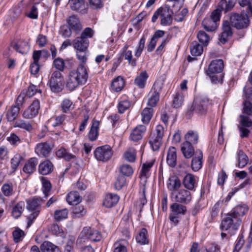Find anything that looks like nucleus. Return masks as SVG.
<instances>
[{
    "label": "nucleus",
    "mask_w": 252,
    "mask_h": 252,
    "mask_svg": "<svg viewBox=\"0 0 252 252\" xmlns=\"http://www.w3.org/2000/svg\"><path fill=\"white\" fill-rule=\"evenodd\" d=\"M88 78L87 67L80 63L76 69L69 72L66 80V87L70 91H73L79 86L85 85Z\"/></svg>",
    "instance_id": "nucleus-1"
},
{
    "label": "nucleus",
    "mask_w": 252,
    "mask_h": 252,
    "mask_svg": "<svg viewBox=\"0 0 252 252\" xmlns=\"http://www.w3.org/2000/svg\"><path fill=\"white\" fill-rule=\"evenodd\" d=\"M241 221L240 218L230 212L222 219L220 228L222 230L228 231L230 235H233L238 229Z\"/></svg>",
    "instance_id": "nucleus-2"
},
{
    "label": "nucleus",
    "mask_w": 252,
    "mask_h": 252,
    "mask_svg": "<svg viewBox=\"0 0 252 252\" xmlns=\"http://www.w3.org/2000/svg\"><path fill=\"white\" fill-rule=\"evenodd\" d=\"M165 78L163 76L154 84L149 94L148 105L151 107L156 106L159 99V94L163 88Z\"/></svg>",
    "instance_id": "nucleus-3"
},
{
    "label": "nucleus",
    "mask_w": 252,
    "mask_h": 252,
    "mask_svg": "<svg viewBox=\"0 0 252 252\" xmlns=\"http://www.w3.org/2000/svg\"><path fill=\"white\" fill-rule=\"evenodd\" d=\"M228 21L231 23L232 27L238 30L247 28L250 24L248 14L231 12L229 15Z\"/></svg>",
    "instance_id": "nucleus-4"
},
{
    "label": "nucleus",
    "mask_w": 252,
    "mask_h": 252,
    "mask_svg": "<svg viewBox=\"0 0 252 252\" xmlns=\"http://www.w3.org/2000/svg\"><path fill=\"white\" fill-rule=\"evenodd\" d=\"M48 84L52 92L58 93L64 88V77L59 71H54L51 75Z\"/></svg>",
    "instance_id": "nucleus-5"
},
{
    "label": "nucleus",
    "mask_w": 252,
    "mask_h": 252,
    "mask_svg": "<svg viewBox=\"0 0 252 252\" xmlns=\"http://www.w3.org/2000/svg\"><path fill=\"white\" fill-rule=\"evenodd\" d=\"M163 134V127L160 125H158L156 128L155 133L150 136L149 141L153 151H158L162 143Z\"/></svg>",
    "instance_id": "nucleus-6"
},
{
    "label": "nucleus",
    "mask_w": 252,
    "mask_h": 252,
    "mask_svg": "<svg viewBox=\"0 0 252 252\" xmlns=\"http://www.w3.org/2000/svg\"><path fill=\"white\" fill-rule=\"evenodd\" d=\"M113 154L111 147L108 145L98 147L94 151L95 158L98 161L103 162L109 160L111 158Z\"/></svg>",
    "instance_id": "nucleus-7"
},
{
    "label": "nucleus",
    "mask_w": 252,
    "mask_h": 252,
    "mask_svg": "<svg viewBox=\"0 0 252 252\" xmlns=\"http://www.w3.org/2000/svg\"><path fill=\"white\" fill-rule=\"evenodd\" d=\"M171 197L176 202L187 204L190 202L191 195L189 191L185 189H179L177 191H172Z\"/></svg>",
    "instance_id": "nucleus-8"
},
{
    "label": "nucleus",
    "mask_w": 252,
    "mask_h": 252,
    "mask_svg": "<svg viewBox=\"0 0 252 252\" xmlns=\"http://www.w3.org/2000/svg\"><path fill=\"white\" fill-rule=\"evenodd\" d=\"M25 97L24 94H20L17 99V105L12 106L7 111L6 118L9 122H12L15 120L19 114L20 111L19 105H22Z\"/></svg>",
    "instance_id": "nucleus-9"
},
{
    "label": "nucleus",
    "mask_w": 252,
    "mask_h": 252,
    "mask_svg": "<svg viewBox=\"0 0 252 252\" xmlns=\"http://www.w3.org/2000/svg\"><path fill=\"white\" fill-rule=\"evenodd\" d=\"M81 235L93 242H98L101 240L102 236L100 232L92 229L90 227H85L81 232Z\"/></svg>",
    "instance_id": "nucleus-10"
},
{
    "label": "nucleus",
    "mask_w": 252,
    "mask_h": 252,
    "mask_svg": "<svg viewBox=\"0 0 252 252\" xmlns=\"http://www.w3.org/2000/svg\"><path fill=\"white\" fill-rule=\"evenodd\" d=\"M39 109L40 103L39 100L34 99L28 108L25 110L23 116L25 119H32L37 115Z\"/></svg>",
    "instance_id": "nucleus-11"
},
{
    "label": "nucleus",
    "mask_w": 252,
    "mask_h": 252,
    "mask_svg": "<svg viewBox=\"0 0 252 252\" xmlns=\"http://www.w3.org/2000/svg\"><path fill=\"white\" fill-rule=\"evenodd\" d=\"M231 23L228 20L223 21L222 25V32L221 33L220 41L222 44H225L229 37L233 34L232 29Z\"/></svg>",
    "instance_id": "nucleus-12"
},
{
    "label": "nucleus",
    "mask_w": 252,
    "mask_h": 252,
    "mask_svg": "<svg viewBox=\"0 0 252 252\" xmlns=\"http://www.w3.org/2000/svg\"><path fill=\"white\" fill-rule=\"evenodd\" d=\"M203 153L200 150H196L191 161V168L194 171H197L202 166Z\"/></svg>",
    "instance_id": "nucleus-13"
},
{
    "label": "nucleus",
    "mask_w": 252,
    "mask_h": 252,
    "mask_svg": "<svg viewBox=\"0 0 252 252\" xmlns=\"http://www.w3.org/2000/svg\"><path fill=\"white\" fill-rule=\"evenodd\" d=\"M51 151L52 147L47 142L40 143L36 145L35 148V151L38 156L45 158L48 157Z\"/></svg>",
    "instance_id": "nucleus-14"
},
{
    "label": "nucleus",
    "mask_w": 252,
    "mask_h": 252,
    "mask_svg": "<svg viewBox=\"0 0 252 252\" xmlns=\"http://www.w3.org/2000/svg\"><path fill=\"white\" fill-rule=\"evenodd\" d=\"M172 11L169 7H163L160 17V24L161 25L165 26L170 25L172 24Z\"/></svg>",
    "instance_id": "nucleus-15"
},
{
    "label": "nucleus",
    "mask_w": 252,
    "mask_h": 252,
    "mask_svg": "<svg viewBox=\"0 0 252 252\" xmlns=\"http://www.w3.org/2000/svg\"><path fill=\"white\" fill-rule=\"evenodd\" d=\"M224 67L223 62L222 60L218 59L212 61L208 66L209 73H220Z\"/></svg>",
    "instance_id": "nucleus-16"
},
{
    "label": "nucleus",
    "mask_w": 252,
    "mask_h": 252,
    "mask_svg": "<svg viewBox=\"0 0 252 252\" xmlns=\"http://www.w3.org/2000/svg\"><path fill=\"white\" fill-rule=\"evenodd\" d=\"M66 22L71 29L78 33L82 29V26L77 16L71 15L66 19Z\"/></svg>",
    "instance_id": "nucleus-17"
},
{
    "label": "nucleus",
    "mask_w": 252,
    "mask_h": 252,
    "mask_svg": "<svg viewBox=\"0 0 252 252\" xmlns=\"http://www.w3.org/2000/svg\"><path fill=\"white\" fill-rule=\"evenodd\" d=\"M146 130V127L144 125H139L134 128L130 135V139L136 142L142 139L143 134Z\"/></svg>",
    "instance_id": "nucleus-18"
},
{
    "label": "nucleus",
    "mask_w": 252,
    "mask_h": 252,
    "mask_svg": "<svg viewBox=\"0 0 252 252\" xmlns=\"http://www.w3.org/2000/svg\"><path fill=\"white\" fill-rule=\"evenodd\" d=\"M89 44V40L84 39L80 36L77 37L72 42L73 46L78 51H85Z\"/></svg>",
    "instance_id": "nucleus-19"
},
{
    "label": "nucleus",
    "mask_w": 252,
    "mask_h": 252,
    "mask_svg": "<svg viewBox=\"0 0 252 252\" xmlns=\"http://www.w3.org/2000/svg\"><path fill=\"white\" fill-rule=\"evenodd\" d=\"M38 160L36 158H30L23 167V171L28 174L33 173L36 170Z\"/></svg>",
    "instance_id": "nucleus-20"
},
{
    "label": "nucleus",
    "mask_w": 252,
    "mask_h": 252,
    "mask_svg": "<svg viewBox=\"0 0 252 252\" xmlns=\"http://www.w3.org/2000/svg\"><path fill=\"white\" fill-rule=\"evenodd\" d=\"M53 164L49 160H45L38 166V171L40 174L44 175L51 173L53 170Z\"/></svg>",
    "instance_id": "nucleus-21"
},
{
    "label": "nucleus",
    "mask_w": 252,
    "mask_h": 252,
    "mask_svg": "<svg viewBox=\"0 0 252 252\" xmlns=\"http://www.w3.org/2000/svg\"><path fill=\"white\" fill-rule=\"evenodd\" d=\"M181 186V182L178 177L173 176L168 179L167 187L169 190L172 191H177Z\"/></svg>",
    "instance_id": "nucleus-22"
},
{
    "label": "nucleus",
    "mask_w": 252,
    "mask_h": 252,
    "mask_svg": "<svg viewBox=\"0 0 252 252\" xmlns=\"http://www.w3.org/2000/svg\"><path fill=\"white\" fill-rule=\"evenodd\" d=\"M149 75L146 71H141L134 79V84L139 88L143 89L146 86Z\"/></svg>",
    "instance_id": "nucleus-23"
},
{
    "label": "nucleus",
    "mask_w": 252,
    "mask_h": 252,
    "mask_svg": "<svg viewBox=\"0 0 252 252\" xmlns=\"http://www.w3.org/2000/svg\"><path fill=\"white\" fill-rule=\"evenodd\" d=\"M181 151L184 156L187 158H189L194 156L195 153L192 144L186 142L182 144Z\"/></svg>",
    "instance_id": "nucleus-24"
},
{
    "label": "nucleus",
    "mask_w": 252,
    "mask_h": 252,
    "mask_svg": "<svg viewBox=\"0 0 252 252\" xmlns=\"http://www.w3.org/2000/svg\"><path fill=\"white\" fill-rule=\"evenodd\" d=\"M166 162L168 165L173 167L176 165L177 163V155L176 150L175 147H171L169 148Z\"/></svg>",
    "instance_id": "nucleus-25"
},
{
    "label": "nucleus",
    "mask_w": 252,
    "mask_h": 252,
    "mask_svg": "<svg viewBox=\"0 0 252 252\" xmlns=\"http://www.w3.org/2000/svg\"><path fill=\"white\" fill-rule=\"evenodd\" d=\"M119 200V197L117 194L109 193L106 195L103 201V205L107 208H111L115 205Z\"/></svg>",
    "instance_id": "nucleus-26"
},
{
    "label": "nucleus",
    "mask_w": 252,
    "mask_h": 252,
    "mask_svg": "<svg viewBox=\"0 0 252 252\" xmlns=\"http://www.w3.org/2000/svg\"><path fill=\"white\" fill-rule=\"evenodd\" d=\"M25 204L24 201H20L12 207L11 215L15 219L19 218L24 210Z\"/></svg>",
    "instance_id": "nucleus-27"
},
{
    "label": "nucleus",
    "mask_w": 252,
    "mask_h": 252,
    "mask_svg": "<svg viewBox=\"0 0 252 252\" xmlns=\"http://www.w3.org/2000/svg\"><path fill=\"white\" fill-rule=\"evenodd\" d=\"M30 45L26 41H19L13 46V49L17 52L22 54H27L30 50Z\"/></svg>",
    "instance_id": "nucleus-28"
},
{
    "label": "nucleus",
    "mask_w": 252,
    "mask_h": 252,
    "mask_svg": "<svg viewBox=\"0 0 252 252\" xmlns=\"http://www.w3.org/2000/svg\"><path fill=\"white\" fill-rule=\"evenodd\" d=\"M40 249L42 252H62L59 247L49 241L42 243Z\"/></svg>",
    "instance_id": "nucleus-29"
},
{
    "label": "nucleus",
    "mask_w": 252,
    "mask_h": 252,
    "mask_svg": "<svg viewBox=\"0 0 252 252\" xmlns=\"http://www.w3.org/2000/svg\"><path fill=\"white\" fill-rule=\"evenodd\" d=\"M56 155L60 158H63L65 160L67 161H70L71 159H75V161L77 160V158L75 155H72L64 148H61L56 152Z\"/></svg>",
    "instance_id": "nucleus-30"
},
{
    "label": "nucleus",
    "mask_w": 252,
    "mask_h": 252,
    "mask_svg": "<svg viewBox=\"0 0 252 252\" xmlns=\"http://www.w3.org/2000/svg\"><path fill=\"white\" fill-rule=\"evenodd\" d=\"M99 123L98 121H94L88 134V138L91 141L96 139L98 135Z\"/></svg>",
    "instance_id": "nucleus-31"
},
{
    "label": "nucleus",
    "mask_w": 252,
    "mask_h": 252,
    "mask_svg": "<svg viewBox=\"0 0 252 252\" xmlns=\"http://www.w3.org/2000/svg\"><path fill=\"white\" fill-rule=\"evenodd\" d=\"M178 202H175L171 205L170 208L172 213L175 215H184L187 212V207L181 204L178 203Z\"/></svg>",
    "instance_id": "nucleus-32"
},
{
    "label": "nucleus",
    "mask_w": 252,
    "mask_h": 252,
    "mask_svg": "<svg viewBox=\"0 0 252 252\" xmlns=\"http://www.w3.org/2000/svg\"><path fill=\"white\" fill-rule=\"evenodd\" d=\"M183 184L189 190H193L195 184V177L191 174L186 175L184 178Z\"/></svg>",
    "instance_id": "nucleus-33"
},
{
    "label": "nucleus",
    "mask_w": 252,
    "mask_h": 252,
    "mask_svg": "<svg viewBox=\"0 0 252 252\" xmlns=\"http://www.w3.org/2000/svg\"><path fill=\"white\" fill-rule=\"evenodd\" d=\"M136 242L141 245L147 244L149 243L148 238V231L146 228L140 229L136 237Z\"/></svg>",
    "instance_id": "nucleus-34"
},
{
    "label": "nucleus",
    "mask_w": 252,
    "mask_h": 252,
    "mask_svg": "<svg viewBox=\"0 0 252 252\" xmlns=\"http://www.w3.org/2000/svg\"><path fill=\"white\" fill-rule=\"evenodd\" d=\"M14 127L23 129L29 132H31L33 129L32 123L24 120H19L16 121Z\"/></svg>",
    "instance_id": "nucleus-35"
},
{
    "label": "nucleus",
    "mask_w": 252,
    "mask_h": 252,
    "mask_svg": "<svg viewBox=\"0 0 252 252\" xmlns=\"http://www.w3.org/2000/svg\"><path fill=\"white\" fill-rule=\"evenodd\" d=\"M66 201L70 205H77L81 201L79 193L76 191H70L66 196Z\"/></svg>",
    "instance_id": "nucleus-36"
},
{
    "label": "nucleus",
    "mask_w": 252,
    "mask_h": 252,
    "mask_svg": "<svg viewBox=\"0 0 252 252\" xmlns=\"http://www.w3.org/2000/svg\"><path fill=\"white\" fill-rule=\"evenodd\" d=\"M50 56L49 52L43 49L42 50H35L34 51L32 54V59L34 60L35 62H39L40 59L45 61Z\"/></svg>",
    "instance_id": "nucleus-37"
},
{
    "label": "nucleus",
    "mask_w": 252,
    "mask_h": 252,
    "mask_svg": "<svg viewBox=\"0 0 252 252\" xmlns=\"http://www.w3.org/2000/svg\"><path fill=\"white\" fill-rule=\"evenodd\" d=\"M235 3L232 0H229L227 1L226 0H221L218 5V8L221 10V12L223 11L226 13L230 11L234 6Z\"/></svg>",
    "instance_id": "nucleus-38"
},
{
    "label": "nucleus",
    "mask_w": 252,
    "mask_h": 252,
    "mask_svg": "<svg viewBox=\"0 0 252 252\" xmlns=\"http://www.w3.org/2000/svg\"><path fill=\"white\" fill-rule=\"evenodd\" d=\"M190 53L193 56L197 57L200 56L203 51V46L197 41H193L190 46Z\"/></svg>",
    "instance_id": "nucleus-39"
},
{
    "label": "nucleus",
    "mask_w": 252,
    "mask_h": 252,
    "mask_svg": "<svg viewBox=\"0 0 252 252\" xmlns=\"http://www.w3.org/2000/svg\"><path fill=\"white\" fill-rule=\"evenodd\" d=\"M125 81L124 79L121 76H118L113 80L111 87L114 91L119 92L123 89Z\"/></svg>",
    "instance_id": "nucleus-40"
},
{
    "label": "nucleus",
    "mask_w": 252,
    "mask_h": 252,
    "mask_svg": "<svg viewBox=\"0 0 252 252\" xmlns=\"http://www.w3.org/2000/svg\"><path fill=\"white\" fill-rule=\"evenodd\" d=\"M153 114V109L152 108H145L142 111V121L144 124H148L151 119Z\"/></svg>",
    "instance_id": "nucleus-41"
},
{
    "label": "nucleus",
    "mask_w": 252,
    "mask_h": 252,
    "mask_svg": "<svg viewBox=\"0 0 252 252\" xmlns=\"http://www.w3.org/2000/svg\"><path fill=\"white\" fill-rule=\"evenodd\" d=\"M127 242L125 239H122L114 244V252H127L126 246Z\"/></svg>",
    "instance_id": "nucleus-42"
},
{
    "label": "nucleus",
    "mask_w": 252,
    "mask_h": 252,
    "mask_svg": "<svg viewBox=\"0 0 252 252\" xmlns=\"http://www.w3.org/2000/svg\"><path fill=\"white\" fill-rule=\"evenodd\" d=\"M202 25L204 29L208 32L214 31L217 28V23L210 18H205L202 21Z\"/></svg>",
    "instance_id": "nucleus-43"
},
{
    "label": "nucleus",
    "mask_w": 252,
    "mask_h": 252,
    "mask_svg": "<svg viewBox=\"0 0 252 252\" xmlns=\"http://www.w3.org/2000/svg\"><path fill=\"white\" fill-rule=\"evenodd\" d=\"M136 152L133 147H129L124 153V158L130 162H134L135 160Z\"/></svg>",
    "instance_id": "nucleus-44"
},
{
    "label": "nucleus",
    "mask_w": 252,
    "mask_h": 252,
    "mask_svg": "<svg viewBox=\"0 0 252 252\" xmlns=\"http://www.w3.org/2000/svg\"><path fill=\"white\" fill-rule=\"evenodd\" d=\"M248 211V208L246 205H238L236 206L232 211L230 212L234 216H238L240 218L241 216H244Z\"/></svg>",
    "instance_id": "nucleus-45"
},
{
    "label": "nucleus",
    "mask_w": 252,
    "mask_h": 252,
    "mask_svg": "<svg viewBox=\"0 0 252 252\" xmlns=\"http://www.w3.org/2000/svg\"><path fill=\"white\" fill-rule=\"evenodd\" d=\"M68 5L73 11H78L85 6L83 0H69Z\"/></svg>",
    "instance_id": "nucleus-46"
},
{
    "label": "nucleus",
    "mask_w": 252,
    "mask_h": 252,
    "mask_svg": "<svg viewBox=\"0 0 252 252\" xmlns=\"http://www.w3.org/2000/svg\"><path fill=\"white\" fill-rule=\"evenodd\" d=\"M27 208L28 210L32 211H37V209L40 205V200L38 198H33L27 201Z\"/></svg>",
    "instance_id": "nucleus-47"
},
{
    "label": "nucleus",
    "mask_w": 252,
    "mask_h": 252,
    "mask_svg": "<svg viewBox=\"0 0 252 252\" xmlns=\"http://www.w3.org/2000/svg\"><path fill=\"white\" fill-rule=\"evenodd\" d=\"M184 101L183 94L182 92H177L174 96L173 106L174 108H179L181 106Z\"/></svg>",
    "instance_id": "nucleus-48"
},
{
    "label": "nucleus",
    "mask_w": 252,
    "mask_h": 252,
    "mask_svg": "<svg viewBox=\"0 0 252 252\" xmlns=\"http://www.w3.org/2000/svg\"><path fill=\"white\" fill-rule=\"evenodd\" d=\"M120 172L121 175L129 177L133 174V170L131 166L129 164H123L120 167Z\"/></svg>",
    "instance_id": "nucleus-49"
},
{
    "label": "nucleus",
    "mask_w": 252,
    "mask_h": 252,
    "mask_svg": "<svg viewBox=\"0 0 252 252\" xmlns=\"http://www.w3.org/2000/svg\"><path fill=\"white\" fill-rule=\"evenodd\" d=\"M238 167L240 168L244 167L248 162V158L244 153L239 150L238 152Z\"/></svg>",
    "instance_id": "nucleus-50"
},
{
    "label": "nucleus",
    "mask_w": 252,
    "mask_h": 252,
    "mask_svg": "<svg viewBox=\"0 0 252 252\" xmlns=\"http://www.w3.org/2000/svg\"><path fill=\"white\" fill-rule=\"evenodd\" d=\"M68 214V211L66 209L58 210L55 211L54 218L57 221H61L67 218Z\"/></svg>",
    "instance_id": "nucleus-51"
},
{
    "label": "nucleus",
    "mask_w": 252,
    "mask_h": 252,
    "mask_svg": "<svg viewBox=\"0 0 252 252\" xmlns=\"http://www.w3.org/2000/svg\"><path fill=\"white\" fill-rule=\"evenodd\" d=\"M186 142L190 144H196L198 140V136L196 133L192 131H189L185 135Z\"/></svg>",
    "instance_id": "nucleus-52"
},
{
    "label": "nucleus",
    "mask_w": 252,
    "mask_h": 252,
    "mask_svg": "<svg viewBox=\"0 0 252 252\" xmlns=\"http://www.w3.org/2000/svg\"><path fill=\"white\" fill-rule=\"evenodd\" d=\"M240 117L241 121L239 125L246 127H250L252 126V116L241 115Z\"/></svg>",
    "instance_id": "nucleus-53"
},
{
    "label": "nucleus",
    "mask_w": 252,
    "mask_h": 252,
    "mask_svg": "<svg viewBox=\"0 0 252 252\" xmlns=\"http://www.w3.org/2000/svg\"><path fill=\"white\" fill-rule=\"evenodd\" d=\"M154 164V161L146 162L142 165L140 175L141 176L147 177L151 168Z\"/></svg>",
    "instance_id": "nucleus-54"
},
{
    "label": "nucleus",
    "mask_w": 252,
    "mask_h": 252,
    "mask_svg": "<svg viewBox=\"0 0 252 252\" xmlns=\"http://www.w3.org/2000/svg\"><path fill=\"white\" fill-rule=\"evenodd\" d=\"M122 56L125 58V59L128 61V63L132 66H134L136 64V60L132 58V52L130 50H126L123 51Z\"/></svg>",
    "instance_id": "nucleus-55"
},
{
    "label": "nucleus",
    "mask_w": 252,
    "mask_h": 252,
    "mask_svg": "<svg viewBox=\"0 0 252 252\" xmlns=\"http://www.w3.org/2000/svg\"><path fill=\"white\" fill-rule=\"evenodd\" d=\"M23 158L19 155H15L11 160V167L13 171H15L17 169L20 162L23 160Z\"/></svg>",
    "instance_id": "nucleus-56"
},
{
    "label": "nucleus",
    "mask_w": 252,
    "mask_h": 252,
    "mask_svg": "<svg viewBox=\"0 0 252 252\" xmlns=\"http://www.w3.org/2000/svg\"><path fill=\"white\" fill-rule=\"evenodd\" d=\"M197 36L199 42L204 46H207L208 45L210 38L209 35L205 32L200 31Z\"/></svg>",
    "instance_id": "nucleus-57"
},
{
    "label": "nucleus",
    "mask_w": 252,
    "mask_h": 252,
    "mask_svg": "<svg viewBox=\"0 0 252 252\" xmlns=\"http://www.w3.org/2000/svg\"><path fill=\"white\" fill-rule=\"evenodd\" d=\"M239 4L242 7H247V14L252 16V4L251 0H239Z\"/></svg>",
    "instance_id": "nucleus-58"
},
{
    "label": "nucleus",
    "mask_w": 252,
    "mask_h": 252,
    "mask_svg": "<svg viewBox=\"0 0 252 252\" xmlns=\"http://www.w3.org/2000/svg\"><path fill=\"white\" fill-rule=\"evenodd\" d=\"M13 240L15 243H18L22 240L25 236L24 232L19 228H16L12 233Z\"/></svg>",
    "instance_id": "nucleus-59"
},
{
    "label": "nucleus",
    "mask_w": 252,
    "mask_h": 252,
    "mask_svg": "<svg viewBox=\"0 0 252 252\" xmlns=\"http://www.w3.org/2000/svg\"><path fill=\"white\" fill-rule=\"evenodd\" d=\"M130 103L127 99L120 101L118 105V111L120 113H123L125 111L129 109Z\"/></svg>",
    "instance_id": "nucleus-60"
},
{
    "label": "nucleus",
    "mask_w": 252,
    "mask_h": 252,
    "mask_svg": "<svg viewBox=\"0 0 252 252\" xmlns=\"http://www.w3.org/2000/svg\"><path fill=\"white\" fill-rule=\"evenodd\" d=\"M41 181L42 183V190L43 193L45 197L48 196V193L51 189V184L49 181H48L45 178L42 177Z\"/></svg>",
    "instance_id": "nucleus-61"
},
{
    "label": "nucleus",
    "mask_w": 252,
    "mask_h": 252,
    "mask_svg": "<svg viewBox=\"0 0 252 252\" xmlns=\"http://www.w3.org/2000/svg\"><path fill=\"white\" fill-rule=\"evenodd\" d=\"M1 190L3 194L6 196H9L13 193V189L12 184H4Z\"/></svg>",
    "instance_id": "nucleus-62"
},
{
    "label": "nucleus",
    "mask_w": 252,
    "mask_h": 252,
    "mask_svg": "<svg viewBox=\"0 0 252 252\" xmlns=\"http://www.w3.org/2000/svg\"><path fill=\"white\" fill-rule=\"evenodd\" d=\"M73 212L76 217L80 218L86 214V210L83 206L78 205L74 208Z\"/></svg>",
    "instance_id": "nucleus-63"
},
{
    "label": "nucleus",
    "mask_w": 252,
    "mask_h": 252,
    "mask_svg": "<svg viewBox=\"0 0 252 252\" xmlns=\"http://www.w3.org/2000/svg\"><path fill=\"white\" fill-rule=\"evenodd\" d=\"M61 107L63 112L64 113H66L70 109L73 108L72 102L70 99L65 98L63 100L61 104Z\"/></svg>",
    "instance_id": "nucleus-64"
}]
</instances>
